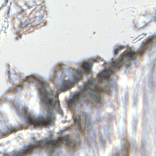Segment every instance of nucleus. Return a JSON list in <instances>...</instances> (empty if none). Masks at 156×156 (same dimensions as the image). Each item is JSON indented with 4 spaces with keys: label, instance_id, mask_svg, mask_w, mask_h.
<instances>
[{
    "label": "nucleus",
    "instance_id": "a878e982",
    "mask_svg": "<svg viewBox=\"0 0 156 156\" xmlns=\"http://www.w3.org/2000/svg\"><path fill=\"white\" fill-rule=\"evenodd\" d=\"M128 148H129V147H127V149H128Z\"/></svg>",
    "mask_w": 156,
    "mask_h": 156
},
{
    "label": "nucleus",
    "instance_id": "39448f33",
    "mask_svg": "<svg viewBox=\"0 0 156 156\" xmlns=\"http://www.w3.org/2000/svg\"><path fill=\"white\" fill-rule=\"evenodd\" d=\"M54 121V114L52 110H48V113L46 114L45 118L35 119L28 115L27 119L25 123L28 125H32L34 126H46L51 125V122Z\"/></svg>",
    "mask_w": 156,
    "mask_h": 156
},
{
    "label": "nucleus",
    "instance_id": "7ed1b4c3",
    "mask_svg": "<svg viewBox=\"0 0 156 156\" xmlns=\"http://www.w3.org/2000/svg\"><path fill=\"white\" fill-rule=\"evenodd\" d=\"M137 56V54L131 49L126 51L121 56L119 59L113 61L107 69H105L104 71L106 73L99 74L98 79L101 81L104 79L108 78L116 69H119L122 66V61L124 58H125L126 61H128L135 60Z\"/></svg>",
    "mask_w": 156,
    "mask_h": 156
},
{
    "label": "nucleus",
    "instance_id": "0eeeda50",
    "mask_svg": "<svg viewBox=\"0 0 156 156\" xmlns=\"http://www.w3.org/2000/svg\"><path fill=\"white\" fill-rule=\"evenodd\" d=\"M73 117L76 126L77 127L78 130H80L81 128L80 124V117L79 115H76L74 114Z\"/></svg>",
    "mask_w": 156,
    "mask_h": 156
},
{
    "label": "nucleus",
    "instance_id": "1a4fd4ad",
    "mask_svg": "<svg viewBox=\"0 0 156 156\" xmlns=\"http://www.w3.org/2000/svg\"><path fill=\"white\" fill-rule=\"evenodd\" d=\"M62 86L61 88V91L62 92L66 91L69 89L70 85L72 84L68 81H63L62 83Z\"/></svg>",
    "mask_w": 156,
    "mask_h": 156
},
{
    "label": "nucleus",
    "instance_id": "f3484780",
    "mask_svg": "<svg viewBox=\"0 0 156 156\" xmlns=\"http://www.w3.org/2000/svg\"><path fill=\"white\" fill-rule=\"evenodd\" d=\"M9 0H4V2L3 4H2V7H4L8 3Z\"/></svg>",
    "mask_w": 156,
    "mask_h": 156
},
{
    "label": "nucleus",
    "instance_id": "cd10ccee",
    "mask_svg": "<svg viewBox=\"0 0 156 156\" xmlns=\"http://www.w3.org/2000/svg\"><path fill=\"white\" fill-rule=\"evenodd\" d=\"M155 37L156 38V35L155 36Z\"/></svg>",
    "mask_w": 156,
    "mask_h": 156
},
{
    "label": "nucleus",
    "instance_id": "a211bd4d",
    "mask_svg": "<svg viewBox=\"0 0 156 156\" xmlns=\"http://www.w3.org/2000/svg\"><path fill=\"white\" fill-rule=\"evenodd\" d=\"M101 60V58H96L94 60V62H96L97 61H99Z\"/></svg>",
    "mask_w": 156,
    "mask_h": 156
},
{
    "label": "nucleus",
    "instance_id": "6ab92c4d",
    "mask_svg": "<svg viewBox=\"0 0 156 156\" xmlns=\"http://www.w3.org/2000/svg\"><path fill=\"white\" fill-rule=\"evenodd\" d=\"M23 83L22 84H19L18 85V86L20 87H23Z\"/></svg>",
    "mask_w": 156,
    "mask_h": 156
},
{
    "label": "nucleus",
    "instance_id": "f8f14e48",
    "mask_svg": "<svg viewBox=\"0 0 156 156\" xmlns=\"http://www.w3.org/2000/svg\"><path fill=\"white\" fill-rule=\"evenodd\" d=\"M125 47L123 46H119L116 48L114 51V54H117L119 51L122 50Z\"/></svg>",
    "mask_w": 156,
    "mask_h": 156
},
{
    "label": "nucleus",
    "instance_id": "aec40b11",
    "mask_svg": "<svg viewBox=\"0 0 156 156\" xmlns=\"http://www.w3.org/2000/svg\"><path fill=\"white\" fill-rule=\"evenodd\" d=\"M19 37L20 38H21V36H19L18 37H17L16 39H18Z\"/></svg>",
    "mask_w": 156,
    "mask_h": 156
},
{
    "label": "nucleus",
    "instance_id": "9d476101",
    "mask_svg": "<svg viewBox=\"0 0 156 156\" xmlns=\"http://www.w3.org/2000/svg\"><path fill=\"white\" fill-rule=\"evenodd\" d=\"M91 64L88 62L83 63L82 65V67L85 69V72L88 74L91 72L90 67Z\"/></svg>",
    "mask_w": 156,
    "mask_h": 156
},
{
    "label": "nucleus",
    "instance_id": "4be33fe9",
    "mask_svg": "<svg viewBox=\"0 0 156 156\" xmlns=\"http://www.w3.org/2000/svg\"><path fill=\"white\" fill-rule=\"evenodd\" d=\"M9 10L8 11V15L9 14Z\"/></svg>",
    "mask_w": 156,
    "mask_h": 156
},
{
    "label": "nucleus",
    "instance_id": "412c9836",
    "mask_svg": "<svg viewBox=\"0 0 156 156\" xmlns=\"http://www.w3.org/2000/svg\"><path fill=\"white\" fill-rule=\"evenodd\" d=\"M86 118H85V125H86Z\"/></svg>",
    "mask_w": 156,
    "mask_h": 156
},
{
    "label": "nucleus",
    "instance_id": "bb28decb",
    "mask_svg": "<svg viewBox=\"0 0 156 156\" xmlns=\"http://www.w3.org/2000/svg\"><path fill=\"white\" fill-rule=\"evenodd\" d=\"M23 128L22 127L21 129H23Z\"/></svg>",
    "mask_w": 156,
    "mask_h": 156
},
{
    "label": "nucleus",
    "instance_id": "4468645a",
    "mask_svg": "<svg viewBox=\"0 0 156 156\" xmlns=\"http://www.w3.org/2000/svg\"><path fill=\"white\" fill-rule=\"evenodd\" d=\"M76 73L80 77L82 76L83 73V71L82 69H76Z\"/></svg>",
    "mask_w": 156,
    "mask_h": 156
},
{
    "label": "nucleus",
    "instance_id": "2eb2a0df",
    "mask_svg": "<svg viewBox=\"0 0 156 156\" xmlns=\"http://www.w3.org/2000/svg\"><path fill=\"white\" fill-rule=\"evenodd\" d=\"M17 130L15 129L14 128H12L10 129H8V132H9V134L12 133L13 132L17 131Z\"/></svg>",
    "mask_w": 156,
    "mask_h": 156
},
{
    "label": "nucleus",
    "instance_id": "393cba45",
    "mask_svg": "<svg viewBox=\"0 0 156 156\" xmlns=\"http://www.w3.org/2000/svg\"><path fill=\"white\" fill-rule=\"evenodd\" d=\"M76 80H77L76 79H75ZM79 80V79H77V80Z\"/></svg>",
    "mask_w": 156,
    "mask_h": 156
},
{
    "label": "nucleus",
    "instance_id": "9b49d317",
    "mask_svg": "<svg viewBox=\"0 0 156 156\" xmlns=\"http://www.w3.org/2000/svg\"><path fill=\"white\" fill-rule=\"evenodd\" d=\"M28 25V23L26 21H24L23 22H21L19 25V27L22 28L24 29L26 28Z\"/></svg>",
    "mask_w": 156,
    "mask_h": 156
},
{
    "label": "nucleus",
    "instance_id": "5701e85b",
    "mask_svg": "<svg viewBox=\"0 0 156 156\" xmlns=\"http://www.w3.org/2000/svg\"><path fill=\"white\" fill-rule=\"evenodd\" d=\"M3 7H2V5H1V7H0V10L1 9V8H2Z\"/></svg>",
    "mask_w": 156,
    "mask_h": 156
},
{
    "label": "nucleus",
    "instance_id": "f03ea898",
    "mask_svg": "<svg viewBox=\"0 0 156 156\" xmlns=\"http://www.w3.org/2000/svg\"><path fill=\"white\" fill-rule=\"evenodd\" d=\"M25 81L28 82H37L38 85L37 87L42 96L41 99L42 104L49 105L52 110L56 109L61 114H63V111L61 108L59 101L58 100H54L53 98L48 99L47 98L49 97L50 94L45 89V86L43 81L40 80L33 76H27L25 79Z\"/></svg>",
    "mask_w": 156,
    "mask_h": 156
},
{
    "label": "nucleus",
    "instance_id": "b1692460",
    "mask_svg": "<svg viewBox=\"0 0 156 156\" xmlns=\"http://www.w3.org/2000/svg\"><path fill=\"white\" fill-rule=\"evenodd\" d=\"M114 156H119V155H114Z\"/></svg>",
    "mask_w": 156,
    "mask_h": 156
},
{
    "label": "nucleus",
    "instance_id": "ddd939ff",
    "mask_svg": "<svg viewBox=\"0 0 156 156\" xmlns=\"http://www.w3.org/2000/svg\"><path fill=\"white\" fill-rule=\"evenodd\" d=\"M27 108H23L22 109L21 113L19 114V116L23 115L25 116L27 114Z\"/></svg>",
    "mask_w": 156,
    "mask_h": 156
},
{
    "label": "nucleus",
    "instance_id": "423d86ee",
    "mask_svg": "<svg viewBox=\"0 0 156 156\" xmlns=\"http://www.w3.org/2000/svg\"><path fill=\"white\" fill-rule=\"evenodd\" d=\"M152 41V39H149L146 42H143L141 46L140 47L139 49L137 50V52L139 53L140 55H142L144 52L145 49L147 48L148 47L147 45L148 44L151 43Z\"/></svg>",
    "mask_w": 156,
    "mask_h": 156
},
{
    "label": "nucleus",
    "instance_id": "f257e3e1",
    "mask_svg": "<svg viewBox=\"0 0 156 156\" xmlns=\"http://www.w3.org/2000/svg\"><path fill=\"white\" fill-rule=\"evenodd\" d=\"M96 82L94 80H89L85 84L84 87L80 90L79 94H75L73 99L68 101L69 106L70 107L71 105H74L78 103L79 96L83 98L89 96L96 103H101L102 97L100 93L104 92L108 93L110 90L106 87L104 88L98 87L97 84H95Z\"/></svg>",
    "mask_w": 156,
    "mask_h": 156
},
{
    "label": "nucleus",
    "instance_id": "6e6552de",
    "mask_svg": "<svg viewBox=\"0 0 156 156\" xmlns=\"http://www.w3.org/2000/svg\"><path fill=\"white\" fill-rule=\"evenodd\" d=\"M63 140L67 146L72 147L73 148H74L76 147V144L71 142L68 136L66 135L64 136Z\"/></svg>",
    "mask_w": 156,
    "mask_h": 156
},
{
    "label": "nucleus",
    "instance_id": "dca6fc26",
    "mask_svg": "<svg viewBox=\"0 0 156 156\" xmlns=\"http://www.w3.org/2000/svg\"><path fill=\"white\" fill-rule=\"evenodd\" d=\"M57 68L59 70H61L63 67V65L62 64H59L57 66Z\"/></svg>",
    "mask_w": 156,
    "mask_h": 156
},
{
    "label": "nucleus",
    "instance_id": "20e7f679",
    "mask_svg": "<svg viewBox=\"0 0 156 156\" xmlns=\"http://www.w3.org/2000/svg\"><path fill=\"white\" fill-rule=\"evenodd\" d=\"M59 140L50 138L47 140L45 142L41 141L37 142L35 146L31 145L27 146L26 149L21 150L20 151L17 152L15 156H23L27 154L31 153L35 147L45 148L51 152L53 151L55 147H60L62 142V140L61 137H59Z\"/></svg>",
    "mask_w": 156,
    "mask_h": 156
}]
</instances>
